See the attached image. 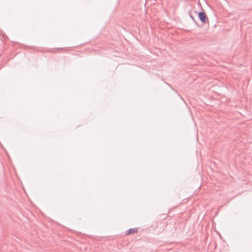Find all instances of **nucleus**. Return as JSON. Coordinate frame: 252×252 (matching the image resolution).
Here are the masks:
<instances>
[{"mask_svg": "<svg viewBox=\"0 0 252 252\" xmlns=\"http://www.w3.org/2000/svg\"><path fill=\"white\" fill-rule=\"evenodd\" d=\"M198 18L202 23H206L207 16L203 11L199 12L198 13Z\"/></svg>", "mask_w": 252, "mask_h": 252, "instance_id": "f257e3e1", "label": "nucleus"}, {"mask_svg": "<svg viewBox=\"0 0 252 252\" xmlns=\"http://www.w3.org/2000/svg\"><path fill=\"white\" fill-rule=\"evenodd\" d=\"M137 231H138V229L137 228H130L126 231V235H130L131 234H134V233H137Z\"/></svg>", "mask_w": 252, "mask_h": 252, "instance_id": "f03ea898", "label": "nucleus"}, {"mask_svg": "<svg viewBox=\"0 0 252 252\" xmlns=\"http://www.w3.org/2000/svg\"><path fill=\"white\" fill-rule=\"evenodd\" d=\"M190 17L192 19H193L194 20V18L192 16H190Z\"/></svg>", "mask_w": 252, "mask_h": 252, "instance_id": "7ed1b4c3", "label": "nucleus"}]
</instances>
